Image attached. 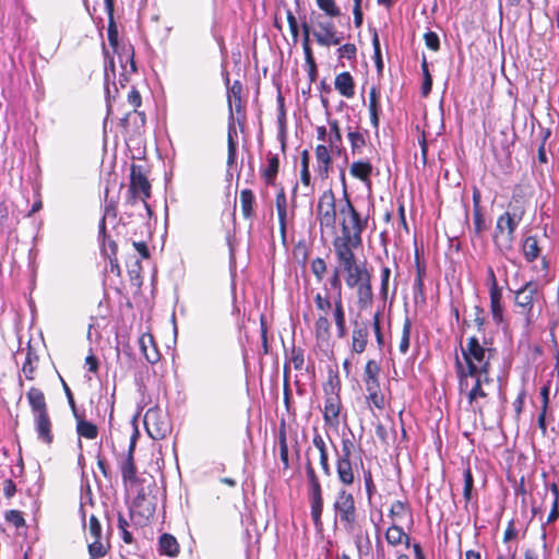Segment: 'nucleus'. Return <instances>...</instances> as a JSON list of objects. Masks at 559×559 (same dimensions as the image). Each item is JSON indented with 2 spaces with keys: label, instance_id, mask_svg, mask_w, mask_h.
<instances>
[{
  "label": "nucleus",
  "instance_id": "48",
  "mask_svg": "<svg viewBox=\"0 0 559 559\" xmlns=\"http://www.w3.org/2000/svg\"><path fill=\"white\" fill-rule=\"evenodd\" d=\"M421 71H423L424 80L421 83L420 93H421L423 97H427L430 94L431 88H432V76L429 72L428 62H427V59L425 56H423V59H421Z\"/></svg>",
  "mask_w": 559,
  "mask_h": 559
},
{
  "label": "nucleus",
  "instance_id": "56",
  "mask_svg": "<svg viewBox=\"0 0 559 559\" xmlns=\"http://www.w3.org/2000/svg\"><path fill=\"white\" fill-rule=\"evenodd\" d=\"M288 359L296 370H302L305 366V350L301 347L294 345L290 349Z\"/></svg>",
  "mask_w": 559,
  "mask_h": 559
},
{
  "label": "nucleus",
  "instance_id": "5",
  "mask_svg": "<svg viewBox=\"0 0 559 559\" xmlns=\"http://www.w3.org/2000/svg\"><path fill=\"white\" fill-rule=\"evenodd\" d=\"M26 400L33 415L37 439L50 447L55 441L53 424L44 391L36 386L29 388Z\"/></svg>",
  "mask_w": 559,
  "mask_h": 559
},
{
  "label": "nucleus",
  "instance_id": "30",
  "mask_svg": "<svg viewBox=\"0 0 559 559\" xmlns=\"http://www.w3.org/2000/svg\"><path fill=\"white\" fill-rule=\"evenodd\" d=\"M75 419V430L79 438H84L86 440H95L98 436V427L88 421L83 414L73 415Z\"/></svg>",
  "mask_w": 559,
  "mask_h": 559
},
{
  "label": "nucleus",
  "instance_id": "22",
  "mask_svg": "<svg viewBox=\"0 0 559 559\" xmlns=\"http://www.w3.org/2000/svg\"><path fill=\"white\" fill-rule=\"evenodd\" d=\"M281 162L277 154L271 152L266 155V165L261 168V178L267 187L276 186V178L280 173Z\"/></svg>",
  "mask_w": 559,
  "mask_h": 559
},
{
  "label": "nucleus",
  "instance_id": "12",
  "mask_svg": "<svg viewBox=\"0 0 559 559\" xmlns=\"http://www.w3.org/2000/svg\"><path fill=\"white\" fill-rule=\"evenodd\" d=\"M115 12L107 13L108 15V26H107V36L108 43L112 48L114 52L118 56V60L123 68L127 70V63L130 64V72L135 73L138 71L135 60H134V48L131 44H120L119 43V34L118 27L114 16Z\"/></svg>",
  "mask_w": 559,
  "mask_h": 559
},
{
  "label": "nucleus",
  "instance_id": "44",
  "mask_svg": "<svg viewBox=\"0 0 559 559\" xmlns=\"http://www.w3.org/2000/svg\"><path fill=\"white\" fill-rule=\"evenodd\" d=\"M463 498L465 501V506H467L472 498L474 491V476L471 469V466L467 464L466 468L463 471Z\"/></svg>",
  "mask_w": 559,
  "mask_h": 559
},
{
  "label": "nucleus",
  "instance_id": "50",
  "mask_svg": "<svg viewBox=\"0 0 559 559\" xmlns=\"http://www.w3.org/2000/svg\"><path fill=\"white\" fill-rule=\"evenodd\" d=\"M154 489H156V483L151 477V479L146 484L133 489V491L135 492L133 500H145L147 498H156L153 495Z\"/></svg>",
  "mask_w": 559,
  "mask_h": 559
},
{
  "label": "nucleus",
  "instance_id": "16",
  "mask_svg": "<svg viewBox=\"0 0 559 559\" xmlns=\"http://www.w3.org/2000/svg\"><path fill=\"white\" fill-rule=\"evenodd\" d=\"M144 426L148 436L154 440L165 439L173 430L169 417L157 407L146 411Z\"/></svg>",
  "mask_w": 559,
  "mask_h": 559
},
{
  "label": "nucleus",
  "instance_id": "52",
  "mask_svg": "<svg viewBox=\"0 0 559 559\" xmlns=\"http://www.w3.org/2000/svg\"><path fill=\"white\" fill-rule=\"evenodd\" d=\"M391 277V269L389 266H382L380 272V289L379 295L383 301H386L389 297V283Z\"/></svg>",
  "mask_w": 559,
  "mask_h": 559
},
{
  "label": "nucleus",
  "instance_id": "1",
  "mask_svg": "<svg viewBox=\"0 0 559 559\" xmlns=\"http://www.w3.org/2000/svg\"><path fill=\"white\" fill-rule=\"evenodd\" d=\"M343 183V198L340 200L338 214L341 235L333 241L334 251L356 250L362 246V233L367 228L368 217L362 218L355 209L347 192L344 173L341 174Z\"/></svg>",
  "mask_w": 559,
  "mask_h": 559
},
{
  "label": "nucleus",
  "instance_id": "8",
  "mask_svg": "<svg viewBox=\"0 0 559 559\" xmlns=\"http://www.w3.org/2000/svg\"><path fill=\"white\" fill-rule=\"evenodd\" d=\"M354 251L355 250L334 251L348 288H354L357 285L372 281V273L367 269L365 262L360 264L357 263Z\"/></svg>",
  "mask_w": 559,
  "mask_h": 559
},
{
  "label": "nucleus",
  "instance_id": "37",
  "mask_svg": "<svg viewBox=\"0 0 559 559\" xmlns=\"http://www.w3.org/2000/svg\"><path fill=\"white\" fill-rule=\"evenodd\" d=\"M336 473L338 480L344 486H352L355 481V473L352 460L336 459Z\"/></svg>",
  "mask_w": 559,
  "mask_h": 559
},
{
  "label": "nucleus",
  "instance_id": "64",
  "mask_svg": "<svg viewBox=\"0 0 559 559\" xmlns=\"http://www.w3.org/2000/svg\"><path fill=\"white\" fill-rule=\"evenodd\" d=\"M425 45L431 51H438L440 49V39L436 32L429 31L424 34Z\"/></svg>",
  "mask_w": 559,
  "mask_h": 559
},
{
  "label": "nucleus",
  "instance_id": "45",
  "mask_svg": "<svg viewBox=\"0 0 559 559\" xmlns=\"http://www.w3.org/2000/svg\"><path fill=\"white\" fill-rule=\"evenodd\" d=\"M37 362H38V357L34 353L28 350L25 356V361L22 366V371H23L25 378L29 381H33L35 379Z\"/></svg>",
  "mask_w": 559,
  "mask_h": 559
},
{
  "label": "nucleus",
  "instance_id": "61",
  "mask_svg": "<svg viewBox=\"0 0 559 559\" xmlns=\"http://www.w3.org/2000/svg\"><path fill=\"white\" fill-rule=\"evenodd\" d=\"M88 534L93 539H102L103 538V528L98 518L95 514H92L88 519Z\"/></svg>",
  "mask_w": 559,
  "mask_h": 559
},
{
  "label": "nucleus",
  "instance_id": "43",
  "mask_svg": "<svg viewBox=\"0 0 559 559\" xmlns=\"http://www.w3.org/2000/svg\"><path fill=\"white\" fill-rule=\"evenodd\" d=\"M380 364L374 359H369L364 367L361 381H380Z\"/></svg>",
  "mask_w": 559,
  "mask_h": 559
},
{
  "label": "nucleus",
  "instance_id": "3",
  "mask_svg": "<svg viewBox=\"0 0 559 559\" xmlns=\"http://www.w3.org/2000/svg\"><path fill=\"white\" fill-rule=\"evenodd\" d=\"M526 213L524 201L512 197L507 211L500 214L495 224L492 243L496 251L507 257L514 249L515 231Z\"/></svg>",
  "mask_w": 559,
  "mask_h": 559
},
{
  "label": "nucleus",
  "instance_id": "19",
  "mask_svg": "<svg viewBox=\"0 0 559 559\" xmlns=\"http://www.w3.org/2000/svg\"><path fill=\"white\" fill-rule=\"evenodd\" d=\"M350 352L354 354H362L366 352L369 342V328L364 321L352 322Z\"/></svg>",
  "mask_w": 559,
  "mask_h": 559
},
{
  "label": "nucleus",
  "instance_id": "42",
  "mask_svg": "<svg viewBox=\"0 0 559 559\" xmlns=\"http://www.w3.org/2000/svg\"><path fill=\"white\" fill-rule=\"evenodd\" d=\"M330 127V136H329V145L331 151H336L340 153V146L342 144V132L340 128V123L336 119L329 120Z\"/></svg>",
  "mask_w": 559,
  "mask_h": 559
},
{
  "label": "nucleus",
  "instance_id": "7",
  "mask_svg": "<svg viewBox=\"0 0 559 559\" xmlns=\"http://www.w3.org/2000/svg\"><path fill=\"white\" fill-rule=\"evenodd\" d=\"M151 197L152 185L147 178L144 167L131 164L126 204L134 206L138 201H142L147 215L151 217L153 215V211L147 202Z\"/></svg>",
  "mask_w": 559,
  "mask_h": 559
},
{
  "label": "nucleus",
  "instance_id": "54",
  "mask_svg": "<svg viewBox=\"0 0 559 559\" xmlns=\"http://www.w3.org/2000/svg\"><path fill=\"white\" fill-rule=\"evenodd\" d=\"M310 269L312 274L314 275L318 283H321L324 278V275L328 272V265L324 259L316 258L311 261Z\"/></svg>",
  "mask_w": 559,
  "mask_h": 559
},
{
  "label": "nucleus",
  "instance_id": "55",
  "mask_svg": "<svg viewBox=\"0 0 559 559\" xmlns=\"http://www.w3.org/2000/svg\"><path fill=\"white\" fill-rule=\"evenodd\" d=\"M117 521H118V528L121 533L122 540L127 545H131L134 542V538H133L132 533L128 530V527L130 526L128 520L121 512H118Z\"/></svg>",
  "mask_w": 559,
  "mask_h": 559
},
{
  "label": "nucleus",
  "instance_id": "13",
  "mask_svg": "<svg viewBox=\"0 0 559 559\" xmlns=\"http://www.w3.org/2000/svg\"><path fill=\"white\" fill-rule=\"evenodd\" d=\"M333 19L312 11V22L316 28L314 38L318 45L331 47L338 46L343 41V33L336 29Z\"/></svg>",
  "mask_w": 559,
  "mask_h": 559
},
{
  "label": "nucleus",
  "instance_id": "14",
  "mask_svg": "<svg viewBox=\"0 0 559 559\" xmlns=\"http://www.w3.org/2000/svg\"><path fill=\"white\" fill-rule=\"evenodd\" d=\"M316 216L322 235L324 230L334 233L336 227L337 210L335 194L332 189L323 191L319 197Z\"/></svg>",
  "mask_w": 559,
  "mask_h": 559
},
{
  "label": "nucleus",
  "instance_id": "46",
  "mask_svg": "<svg viewBox=\"0 0 559 559\" xmlns=\"http://www.w3.org/2000/svg\"><path fill=\"white\" fill-rule=\"evenodd\" d=\"M411 333H412V320L408 317H405L403 326H402V335H401V340L399 343V350L403 355H405L409 349Z\"/></svg>",
  "mask_w": 559,
  "mask_h": 559
},
{
  "label": "nucleus",
  "instance_id": "47",
  "mask_svg": "<svg viewBox=\"0 0 559 559\" xmlns=\"http://www.w3.org/2000/svg\"><path fill=\"white\" fill-rule=\"evenodd\" d=\"M488 229L485 214L481 210H473V229L472 231L476 237H481Z\"/></svg>",
  "mask_w": 559,
  "mask_h": 559
},
{
  "label": "nucleus",
  "instance_id": "27",
  "mask_svg": "<svg viewBox=\"0 0 559 559\" xmlns=\"http://www.w3.org/2000/svg\"><path fill=\"white\" fill-rule=\"evenodd\" d=\"M139 344L147 362L154 365L159 360L160 355L151 333H143L139 340Z\"/></svg>",
  "mask_w": 559,
  "mask_h": 559
},
{
  "label": "nucleus",
  "instance_id": "57",
  "mask_svg": "<svg viewBox=\"0 0 559 559\" xmlns=\"http://www.w3.org/2000/svg\"><path fill=\"white\" fill-rule=\"evenodd\" d=\"M336 53L338 59L355 61L357 57V47L353 43H346L337 48Z\"/></svg>",
  "mask_w": 559,
  "mask_h": 559
},
{
  "label": "nucleus",
  "instance_id": "15",
  "mask_svg": "<svg viewBox=\"0 0 559 559\" xmlns=\"http://www.w3.org/2000/svg\"><path fill=\"white\" fill-rule=\"evenodd\" d=\"M306 476L308 481L307 496L310 503V515L316 528L322 530V512L324 506L322 485L316 469L309 472Z\"/></svg>",
  "mask_w": 559,
  "mask_h": 559
},
{
  "label": "nucleus",
  "instance_id": "21",
  "mask_svg": "<svg viewBox=\"0 0 559 559\" xmlns=\"http://www.w3.org/2000/svg\"><path fill=\"white\" fill-rule=\"evenodd\" d=\"M330 145L318 144L314 148V156L317 162L316 173L321 179H326L332 168V153Z\"/></svg>",
  "mask_w": 559,
  "mask_h": 559
},
{
  "label": "nucleus",
  "instance_id": "35",
  "mask_svg": "<svg viewBox=\"0 0 559 559\" xmlns=\"http://www.w3.org/2000/svg\"><path fill=\"white\" fill-rule=\"evenodd\" d=\"M335 90L344 97L352 98L355 95V81L353 75L345 71L335 76Z\"/></svg>",
  "mask_w": 559,
  "mask_h": 559
},
{
  "label": "nucleus",
  "instance_id": "28",
  "mask_svg": "<svg viewBox=\"0 0 559 559\" xmlns=\"http://www.w3.org/2000/svg\"><path fill=\"white\" fill-rule=\"evenodd\" d=\"M368 109L370 116V123L374 130H378L380 126L381 115L380 88L378 86L373 85L369 91Z\"/></svg>",
  "mask_w": 559,
  "mask_h": 559
},
{
  "label": "nucleus",
  "instance_id": "26",
  "mask_svg": "<svg viewBox=\"0 0 559 559\" xmlns=\"http://www.w3.org/2000/svg\"><path fill=\"white\" fill-rule=\"evenodd\" d=\"M521 252L527 263L535 262L542 255V247L537 236L530 235L524 237L521 243Z\"/></svg>",
  "mask_w": 559,
  "mask_h": 559
},
{
  "label": "nucleus",
  "instance_id": "49",
  "mask_svg": "<svg viewBox=\"0 0 559 559\" xmlns=\"http://www.w3.org/2000/svg\"><path fill=\"white\" fill-rule=\"evenodd\" d=\"M316 3L324 12L323 15L329 17H338L341 15V9L335 0H316Z\"/></svg>",
  "mask_w": 559,
  "mask_h": 559
},
{
  "label": "nucleus",
  "instance_id": "10",
  "mask_svg": "<svg viewBox=\"0 0 559 559\" xmlns=\"http://www.w3.org/2000/svg\"><path fill=\"white\" fill-rule=\"evenodd\" d=\"M340 392L341 380L338 376L330 374L328 380L323 383V420L329 427H337L340 425V414L343 406Z\"/></svg>",
  "mask_w": 559,
  "mask_h": 559
},
{
  "label": "nucleus",
  "instance_id": "29",
  "mask_svg": "<svg viewBox=\"0 0 559 559\" xmlns=\"http://www.w3.org/2000/svg\"><path fill=\"white\" fill-rule=\"evenodd\" d=\"M241 215L246 221H252L255 216L254 207L257 200L253 191L249 188L242 189L239 193Z\"/></svg>",
  "mask_w": 559,
  "mask_h": 559
},
{
  "label": "nucleus",
  "instance_id": "32",
  "mask_svg": "<svg viewBox=\"0 0 559 559\" xmlns=\"http://www.w3.org/2000/svg\"><path fill=\"white\" fill-rule=\"evenodd\" d=\"M158 554L170 558L177 557L180 554L177 538L169 533H163L158 538Z\"/></svg>",
  "mask_w": 559,
  "mask_h": 559
},
{
  "label": "nucleus",
  "instance_id": "17",
  "mask_svg": "<svg viewBox=\"0 0 559 559\" xmlns=\"http://www.w3.org/2000/svg\"><path fill=\"white\" fill-rule=\"evenodd\" d=\"M156 498L132 500L129 513L134 527H145L151 523L156 511Z\"/></svg>",
  "mask_w": 559,
  "mask_h": 559
},
{
  "label": "nucleus",
  "instance_id": "9",
  "mask_svg": "<svg viewBox=\"0 0 559 559\" xmlns=\"http://www.w3.org/2000/svg\"><path fill=\"white\" fill-rule=\"evenodd\" d=\"M491 382L490 373H486L485 377L480 373L471 376V378H466L465 385H461V381H457L460 393L465 394L468 405L480 416L484 415V407L489 401V393L484 386Z\"/></svg>",
  "mask_w": 559,
  "mask_h": 559
},
{
  "label": "nucleus",
  "instance_id": "25",
  "mask_svg": "<svg viewBox=\"0 0 559 559\" xmlns=\"http://www.w3.org/2000/svg\"><path fill=\"white\" fill-rule=\"evenodd\" d=\"M369 132L366 129L359 127L348 128L347 139L350 145V152L353 155H360L367 144Z\"/></svg>",
  "mask_w": 559,
  "mask_h": 559
},
{
  "label": "nucleus",
  "instance_id": "39",
  "mask_svg": "<svg viewBox=\"0 0 559 559\" xmlns=\"http://www.w3.org/2000/svg\"><path fill=\"white\" fill-rule=\"evenodd\" d=\"M300 182L305 188L310 189L313 192L314 187L311 181L310 174V153L308 150H304L300 153Z\"/></svg>",
  "mask_w": 559,
  "mask_h": 559
},
{
  "label": "nucleus",
  "instance_id": "33",
  "mask_svg": "<svg viewBox=\"0 0 559 559\" xmlns=\"http://www.w3.org/2000/svg\"><path fill=\"white\" fill-rule=\"evenodd\" d=\"M242 83L239 80H236L233 82L231 86L228 88V106L230 111V119L233 120V110L235 109L236 114H242L243 112V105H242Z\"/></svg>",
  "mask_w": 559,
  "mask_h": 559
},
{
  "label": "nucleus",
  "instance_id": "18",
  "mask_svg": "<svg viewBox=\"0 0 559 559\" xmlns=\"http://www.w3.org/2000/svg\"><path fill=\"white\" fill-rule=\"evenodd\" d=\"M275 209L278 219L280 234L282 239L285 240L288 224L293 221L295 213L292 211L290 216L288 215V201L284 187H281L276 192Z\"/></svg>",
  "mask_w": 559,
  "mask_h": 559
},
{
  "label": "nucleus",
  "instance_id": "53",
  "mask_svg": "<svg viewBox=\"0 0 559 559\" xmlns=\"http://www.w3.org/2000/svg\"><path fill=\"white\" fill-rule=\"evenodd\" d=\"M372 48H373V60L376 64V69L378 74H382L383 71V60H382V53H381V47H380V39L377 31L373 32L372 35Z\"/></svg>",
  "mask_w": 559,
  "mask_h": 559
},
{
  "label": "nucleus",
  "instance_id": "31",
  "mask_svg": "<svg viewBox=\"0 0 559 559\" xmlns=\"http://www.w3.org/2000/svg\"><path fill=\"white\" fill-rule=\"evenodd\" d=\"M356 296V305L360 310L369 309L373 304L372 281L366 282L354 287Z\"/></svg>",
  "mask_w": 559,
  "mask_h": 559
},
{
  "label": "nucleus",
  "instance_id": "34",
  "mask_svg": "<svg viewBox=\"0 0 559 559\" xmlns=\"http://www.w3.org/2000/svg\"><path fill=\"white\" fill-rule=\"evenodd\" d=\"M372 171L373 166L369 160H356L349 166L350 176L367 185L371 183Z\"/></svg>",
  "mask_w": 559,
  "mask_h": 559
},
{
  "label": "nucleus",
  "instance_id": "2",
  "mask_svg": "<svg viewBox=\"0 0 559 559\" xmlns=\"http://www.w3.org/2000/svg\"><path fill=\"white\" fill-rule=\"evenodd\" d=\"M491 345L492 342L486 338L481 344L475 335L467 338L466 345L461 347L462 359L455 358V373L461 385H465L466 378L471 376L480 373L485 377L486 373H490V359L496 353Z\"/></svg>",
  "mask_w": 559,
  "mask_h": 559
},
{
  "label": "nucleus",
  "instance_id": "38",
  "mask_svg": "<svg viewBox=\"0 0 559 559\" xmlns=\"http://www.w3.org/2000/svg\"><path fill=\"white\" fill-rule=\"evenodd\" d=\"M393 521L397 520V519H402L404 516H407L409 519V523L413 524L414 523V519H413V511H412V508H411V504L407 500H396V501H393L391 507H390V510H389V514H388Z\"/></svg>",
  "mask_w": 559,
  "mask_h": 559
},
{
  "label": "nucleus",
  "instance_id": "6",
  "mask_svg": "<svg viewBox=\"0 0 559 559\" xmlns=\"http://www.w3.org/2000/svg\"><path fill=\"white\" fill-rule=\"evenodd\" d=\"M317 316L313 321V336L319 347L329 346L332 337V324L329 314L334 310L335 297L331 298L329 293L318 292L313 296Z\"/></svg>",
  "mask_w": 559,
  "mask_h": 559
},
{
  "label": "nucleus",
  "instance_id": "40",
  "mask_svg": "<svg viewBox=\"0 0 559 559\" xmlns=\"http://www.w3.org/2000/svg\"><path fill=\"white\" fill-rule=\"evenodd\" d=\"M119 469L122 483L124 480H129L131 476L133 477L135 474H138L134 455L126 454L122 461L119 463Z\"/></svg>",
  "mask_w": 559,
  "mask_h": 559
},
{
  "label": "nucleus",
  "instance_id": "24",
  "mask_svg": "<svg viewBox=\"0 0 559 559\" xmlns=\"http://www.w3.org/2000/svg\"><path fill=\"white\" fill-rule=\"evenodd\" d=\"M335 324L336 337L344 338L347 335L346 312L343 298L335 296V307L330 313Z\"/></svg>",
  "mask_w": 559,
  "mask_h": 559
},
{
  "label": "nucleus",
  "instance_id": "36",
  "mask_svg": "<svg viewBox=\"0 0 559 559\" xmlns=\"http://www.w3.org/2000/svg\"><path fill=\"white\" fill-rule=\"evenodd\" d=\"M490 313L493 323L499 326L504 323V305L502 301V290L489 293Z\"/></svg>",
  "mask_w": 559,
  "mask_h": 559
},
{
  "label": "nucleus",
  "instance_id": "41",
  "mask_svg": "<svg viewBox=\"0 0 559 559\" xmlns=\"http://www.w3.org/2000/svg\"><path fill=\"white\" fill-rule=\"evenodd\" d=\"M237 135L236 128L231 121L228 126L227 134V165L233 166L236 163L237 157V143L235 136Z\"/></svg>",
  "mask_w": 559,
  "mask_h": 559
},
{
  "label": "nucleus",
  "instance_id": "23",
  "mask_svg": "<svg viewBox=\"0 0 559 559\" xmlns=\"http://www.w3.org/2000/svg\"><path fill=\"white\" fill-rule=\"evenodd\" d=\"M384 538L388 545L399 547L404 545L405 548L411 547V535L406 533L402 526L393 522L384 532Z\"/></svg>",
  "mask_w": 559,
  "mask_h": 559
},
{
  "label": "nucleus",
  "instance_id": "58",
  "mask_svg": "<svg viewBox=\"0 0 559 559\" xmlns=\"http://www.w3.org/2000/svg\"><path fill=\"white\" fill-rule=\"evenodd\" d=\"M130 282L136 288L142 286V265L140 260H135L133 265L128 270Z\"/></svg>",
  "mask_w": 559,
  "mask_h": 559
},
{
  "label": "nucleus",
  "instance_id": "20",
  "mask_svg": "<svg viewBox=\"0 0 559 559\" xmlns=\"http://www.w3.org/2000/svg\"><path fill=\"white\" fill-rule=\"evenodd\" d=\"M366 391V403L369 408L384 411L386 400L384 393L381 391L380 381H362Z\"/></svg>",
  "mask_w": 559,
  "mask_h": 559
},
{
  "label": "nucleus",
  "instance_id": "51",
  "mask_svg": "<svg viewBox=\"0 0 559 559\" xmlns=\"http://www.w3.org/2000/svg\"><path fill=\"white\" fill-rule=\"evenodd\" d=\"M109 544H104L102 539H93L87 546L91 558L97 559L107 555L109 550Z\"/></svg>",
  "mask_w": 559,
  "mask_h": 559
},
{
  "label": "nucleus",
  "instance_id": "4",
  "mask_svg": "<svg viewBox=\"0 0 559 559\" xmlns=\"http://www.w3.org/2000/svg\"><path fill=\"white\" fill-rule=\"evenodd\" d=\"M333 509L344 531L354 537L357 549L361 551L365 547L368 551L371 548V540L367 533L365 536L362 535L361 525L358 521V509L353 493L345 489L338 490L333 502Z\"/></svg>",
  "mask_w": 559,
  "mask_h": 559
},
{
  "label": "nucleus",
  "instance_id": "11",
  "mask_svg": "<svg viewBox=\"0 0 559 559\" xmlns=\"http://www.w3.org/2000/svg\"><path fill=\"white\" fill-rule=\"evenodd\" d=\"M539 285L537 281L531 280L519 289L514 290V306L518 313L524 320V326L530 328L534 322L533 309L538 300Z\"/></svg>",
  "mask_w": 559,
  "mask_h": 559
},
{
  "label": "nucleus",
  "instance_id": "60",
  "mask_svg": "<svg viewBox=\"0 0 559 559\" xmlns=\"http://www.w3.org/2000/svg\"><path fill=\"white\" fill-rule=\"evenodd\" d=\"M293 255L299 264L305 265L309 258L308 246L305 242L299 241L293 249Z\"/></svg>",
  "mask_w": 559,
  "mask_h": 559
},
{
  "label": "nucleus",
  "instance_id": "62",
  "mask_svg": "<svg viewBox=\"0 0 559 559\" xmlns=\"http://www.w3.org/2000/svg\"><path fill=\"white\" fill-rule=\"evenodd\" d=\"M96 463H97V467L99 468L104 478L107 480H111V478H112L111 468H110L106 457L102 454L100 451H98V453L96 454Z\"/></svg>",
  "mask_w": 559,
  "mask_h": 559
},
{
  "label": "nucleus",
  "instance_id": "63",
  "mask_svg": "<svg viewBox=\"0 0 559 559\" xmlns=\"http://www.w3.org/2000/svg\"><path fill=\"white\" fill-rule=\"evenodd\" d=\"M364 483H365L366 496H367L368 500H371V498L377 492V487L373 481L372 473L370 469H364Z\"/></svg>",
  "mask_w": 559,
  "mask_h": 559
},
{
  "label": "nucleus",
  "instance_id": "59",
  "mask_svg": "<svg viewBox=\"0 0 559 559\" xmlns=\"http://www.w3.org/2000/svg\"><path fill=\"white\" fill-rule=\"evenodd\" d=\"M4 519L8 523L12 524L15 528L26 526L23 513L19 510H9L4 513Z\"/></svg>",
  "mask_w": 559,
  "mask_h": 559
}]
</instances>
